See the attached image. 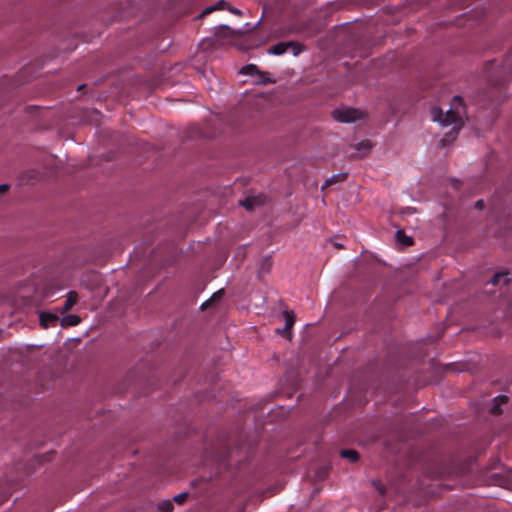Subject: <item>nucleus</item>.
Segmentation results:
<instances>
[{"instance_id": "5701e85b", "label": "nucleus", "mask_w": 512, "mask_h": 512, "mask_svg": "<svg viewBox=\"0 0 512 512\" xmlns=\"http://www.w3.org/2000/svg\"><path fill=\"white\" fill-rule=\"evenodd\" d=\"M484 207H485V203L482 199L476 201V203H475L476 209L482 210V209H484Z\"/></svg>"}, {"instance_id": "39448f33", "label": "nucleus", "mask_w": 512, "mask_h": 512, "mask_svg": "<svg viewBox=\"0 0 512 512\" xmlns=\"http://www.w3.org/2000/svg\"><path fill=\"white\" fill-rule=\"evenodd\" d=\"M239 204L243 206L246 210H253L256 206L262 204V200L260 196H247L245 199L240 200Z\"/></svg>"}, {"instance_id": "dca6fc26", "label": "nucleus", "mask_w": 512, "mask_h": 512, "mask_svg": "<svg viewBox=\"0 0 512 512\" xmlns=\"http://www.w3.org/2000/svg\"><path fill=\"white\" fill-rule=\"evenodd\" d=\"M158 509L162 512H173L174 506L170 500H165L158 505Z\"/></svg>"}, {"instance_id": "393cba45", "label": "nucleus", "mask_w": 512, "mask_h": 512, "mask_svg": "<svg viewBox=\"0 0 512 512\" xmlns=\"http://www.w3.org/2000/svg\"><path fill=\"white\" fill-rule=\"evenodd\" d=\"M9 188V185L8 184H1L0 185V193H3L5 191H7Z\"/></svg>"}, {"instance_id": "cd10ccee", "label": "nucleus", "mask_w": 512, "mask_h": 512, "mask_svg": "<svg viewBox=\"0 0 512 512\" xmlns=\"http://www.w3.org/2000/svg\"><path fill=\"white\" fill-rule=\"evenodd\" d=\"M377 489L379 490V492H380L382 495H384L385 490H384V488H383L382 486H379V487L377 486Z\"/></svg>"}, {"instance_id": "a878e982", "label": "nucleus", "mask_w": 512, "mask_h": 512, "mask_svg": "<svg viewBox=\"0 0 512 512\" xmlns=\"http://www.w3.org/2000/svg\"><path fill=\"white\" fill-rule=\"evenodd\" d=\"M500 399L502 403L506 402L508 400V397L507 396H497L495 397V401Z\"/></svg>"}, {"instance_id": "0eeeda50", "label": "nucleus", "mask_w": 512, "mask_h": 512, "mask_svg": "<svg viewBox=\"0 0 512 512\" xmlns=\"http://www.w3.org/2000/svg\"><path fill=\"white\" fill-rule=\"evenodd\" d=\"M224 296V289H219L218 291L214 292L212 296L203 302L200 306L201 310H206L208 307L212 306L213 304L219 302Z\"/></svg>"}, {"instance_id": "20e7f679", "label": "nucleus", "mask_w": 512, "mask_h": 512, "mask_svg": "<svg viewBox=\"0 0 512 512\" xmlns=\"http://www.w3.org/2000/svg\"><path fill=\"white\" fill-rule=\"evenodd\" d=\"M40 325L44 328L54 327L57 325L59 318L57 315L48 313V312H41L39 315Z\"/></svg>"}, {"instance_id": "b1692460", "label": "nucleus", "mask_w": 512, "mask_h": 512, "mask_svg": "<svg viewBox=\"0 0 512 512\" xmlns=\"http://www.w3.org/2000/svg\"><path fill=\"white\" fill-rule=\"evenodd\" d=\"M228 10H229L231 13L235 14V15H241V14H242V12H241L238 8L231 7L230 5H229V7H228Z\"/></svg>"}, {"instance_id": "2eb2a0df", "label": "nucleus", "mask_w": 512, "mask_h": 512, "mask_svg": "<svg viewBox=\"0 0 512 512\" xmlns=\"http://www.w3.org/2000/svg\"><path fill=\"white\" fill-rule=\"evenodd\" d=\"M340 455L343 458L349 459L351 462H356L359 459V453L352 449L341 450Z\"/></svg>"}, {"instance_id": "6ab92c4d", "label": "nucleus", "mask_w": 512, "mask_h": 512, "mask_svg": "<svg viewBox=\"0 0 512 512\" xmlns=\"http://www.w3.org/2000/svg\"><path fill=\"white\" fill-rule=\"evenodd\" d=\"M188 498V493L187 492H182L176 496L173 497V501L176 502L177 504H183Z\"/></svg>"}, {"instance_id": "9d476101", "label": "nucleus", "mask_w": 512, "mask_h": 512, "mask_svg": "<svg viewBox=\"0 0 512 512\" xmlns=\"http://www.w3.org/2000/svg\"><path fill=\"white\" fill-rule=\"evenodd\" d=\"M229 7V3H227L225 0H219L216 4L206 7L202 13L199 15V17H204L205 15H208L212 13L213 11L224 9Z\"/></svg>"}, {"instance_id": "aec40b11", "label": "nucleus", "mask_w": 512, "mask_h": 512, "mask_svg": "<svg viewBox=\"0 0 512 512\" xmlns=\"http://www.w3.org/2000/svg\"><path fill=\"white\" fill-rule=\"evenodd\" d=\"M371 148H372V145L369 141H361L360 143H358L356 145L357 150H364L366 152L370 151Z\"/></svg>"}, {"instance_id": "412c9836", "label": "nucleus", "mask_w": 512, "mask_h": 512, "mask_svg": "<svg viewBox=\"0 0 512 512\" xmlns=\"http://www.w3.org/2000/svg\"><path fill=\"white\" fill-rule=\"evenodd\" d=\"M216 29H217V31L215 32V36H219L220 35V31H222V30L227 31V36H231L232 35V31H231L230 27L227 26V25H220Z\"/></svg>"}, {"instance_id": "f3484780", "label": "nucleus", "mask_w": 512, "mask_h": 512, "mask_svg": "<svg viewBox=\"0 0 512 512\" xmlns=\"http://www.w3.org/2000/svg\"><path fill=\"white\" fill-rule=\"evenodd\" d=\"M502 67L503 70H507L512 74V52L505 58Z\"/></svg>"}, {"instance_id": "f257e3e1", "label": "nucleus", "mask_w": 512, "mask_h": 512, "mask_svg": "<svg viewBox=\"0 0 512 512\" xmlns=\"http://www.w3.org/2000/svg\"><path fill=\"white\" fill-rule=\"evenodd\" d=\"M430 114L433 121L439 122L443 126L452 125L451 131L446 133V137L441 140L444 146L447 138L453 140L464 125L466 110L463 99L461 96H454L449 110L444 113L441 108L433 106Z\"/></svg>"}, {"instance_id": "9b49d317", "label": "nucleus", "mask_w": 512, "mask_h": 512, "mask_svg": "<svg viewBox=\"0 0 512 512\" xmlns=\"http://www.w3.org/2000/svg\"><path fill=\"white\" fill-rule=\"evenodd\" d=\"M347 177H348L347 172H341L338 174H334L325 181V183L322 186V189H324L334 183H337V182H344L347 179Z\"/></svg>"}, {"instance_id": "bb28decb", "label": "nucleus", "mask_w": 512, "mask_h": 512, "mask_svg": "<svg viewBox=\"0 0 512 512\" xmlns=\"http://www.w3.org/2000/svg\"><path fill=\"white\" fill-rule=\"evenodd\" d=\"M491 412L492 413H499L500 412V408L498 405H494L492 408H491Z\"/></svg>"}, {"instance_id": "6e6552de", "label": "nucleus", "mask_w": 512, "mask_h": 512, "mask_svg": "<svg viewBox=\"0 0 512 512\" xmlns=\"http://www.w3.org/2000/svg\"><path fill=\"white\" fill-rule=\"evenodd\" d=\"M78 295L75 291H69L67 294V298L63 304V307L61 309L62 313H65L69 311L77 302Z\"/></svg>"}, {"instance_id": "1a4fd4ad", "label": "nucleus", "mask_w": 512, "mask_h": 512, "mask_svg": "<svg viewBox=\"0 0 512 512\" xmlns=\"http://www.w3.org/2000/svg\"><path fill=\"white\" fill-rule=\"evenodd\" d=\"M81 322V318L75 314L65 315L61 320L60 324L62 327L76 326Z\"/></svg>"}, {"instance_id": "c756f323", "label": "nucleus", "mask_w": 512, "mask_h": 512, "mask_svg": "<svg viewBox=\"0 0 512 512\" xmlns=\"http://www.w3.org/2000/svg\"><path fill=\"white\" fill-rule=\"evenodd\" d=\"M85 87H86V85H85V84L79 85V86H78V90H79V91H80V90H83Z\"/></svg>"}, {"instance_id": "423d86ee", "label": "nucleus", "mask_w": 512, "mask_h": 512, "mask_svg": "<svg viewBox=\"0 0 512 512\" xmlns=\"http://www.w3.org/2000/svg\"><path fill=\"white\" fill-rule=\"evenodd\" d=\"M290 45H293V41L279 42V43L273 45L268 50V53L272 54V55H276V56L282 55L288 50V48H290Z\"/></svg>"}, {"instance_id": "4be33fe9", "label": "nucleus", "mask_w": 512, "mask_h": 512, "mask_svg": "<svg viewBox=\"0 0 512 512\" xmlns=\"http://www.w3.org/2000/svg\"><path fill=\"white\" fill-rule=\"evenodd\" d=\"M277 333L281 334L284 337L290 338L291 337V331L290 330H284L283 329H277Z\"/></svg>"}, {"instance_id": "7ed1b4c3", "label": "nucleus", "mask_w": 512, "mask_h": 512, "mask_svg": "<svg viewBox=\"0 0 512 512\" xmlns=\"http://www.w3.org/2000/svg\"><path fill=\"white\" fill-rule=\"evenodd\" d=\"M240 73L250 76H259L260 79L257 81V83L266 84L273 82L269 78H265L264 74L259 70V68L255 64H247L243 66L240 70Z\"/></svg>"}, {"instance_id": "f8f14e48", "label": "nucleus", "mask_w": 512, "mask_h": 512, "mask_svg": "<svg viewBox=\"0 0 512 512\" xmlns=\"http://www.w3.org/2000/svg\"><path fill=\"white\" fill-rule=\"evenodd\" d=\"M500 281L503 282L504 285H507L511 279L509 277V273L508 272H498L496 273L492 278L491 280L489 281V283L493 284V285H496L498 284Z\"/></svg>"}, {"instance_id": "c85d7f7f", "label": "nucleus", "mask_w": 512, "mask_h": 512, "mask_svg": "<svg viewBox=\"0 0 512 512\" xmlns=\"http://www.w3.org/2000/svg\"><path fill=\"white\" fill-rule=\"evenodd\" d=\"M334 246L338 249L343 248V245L341 243H334Z\"/></svg>"}, {"instance_id": "ddd939ff", "label": "nucleus", "mask_w": 512, "mask_h": 512, "mask_svg": "<svg viewBox=\"0 0 512 512\" xmlns=\"http://www.w3.org/2000/svg\"><path fill=\"white\" fill-rule=\"evenodd\" d=\"M396 240L404 247L411 246L413 244V238L405 234L403 230L396 232Z\"/></svg>"}, {"instance_id": "f03ea898", "label": "nucleus", "mask_w": 512, "mask_h": 512, "mask_svg": "<svg viewBox=\"0 0 512 512\" xmlns=\"http://www.w3.org/2000/svg\"><path fill=\"white\" fill-rule=\"evenodd\" d=\"M332 117L341 123H352L362 118V112L358 109L347 107L333 110Z\"/></svg>"}, {"instance_id": "a211bd4d", "label": "nucleus", "mask_w": 512, "mask_h": 512, "mask_svg": "<svg viewBox=\"0 0 512 512\" xmlns=\"http://www.w3.org/2000/svg\"><path fill=\"white\" fill-rule=\"evenodd\" d=\"M290 48H292L294 56L299 55L302 51L305 50V46L304 45H302V44H300L298 42H294V41H293V45H290Z\"/></svg>"}, {"instance_id": "4468645a", "label": "nucleus", "mask_w": 512, "mask_h": 512, "mask_svg": "<svg viewBox=\"0 0 512 512\" xmlns=\"http://www.w3.org/2000/svg\"><path fill=\"white\" fill-rule=\"evenodd\" d=\"M283 316L285 318L284 330H291L296 319L295 313L292 310H285Z\"/></svg>"}]
</instances>
